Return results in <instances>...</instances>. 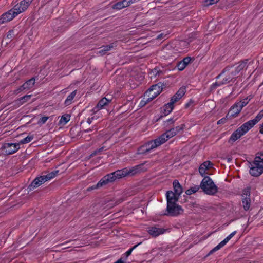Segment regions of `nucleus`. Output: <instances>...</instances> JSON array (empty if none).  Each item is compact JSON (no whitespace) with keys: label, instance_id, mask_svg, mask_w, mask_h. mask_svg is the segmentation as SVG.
Wrapping results in <instances>:
<instances>
[{"label":"nucleus","instance_id":"nucleus-23","mask_svg":"<svg viewBox=\"0 0 263 263\" xmlns=\"http://www.w3.org/2000/svg\"><path fill=\"white\" fill-rule=\"evenodd\" d=\"M263 117V109L261 110L256 116V117L253 119L249 120L246 122H245L247 125L250 127V128H252L256 123H257Z\"/></svg>","mask_w":263,"mask_h":263},{"label":"nucleus","instance_id":"nucleus-14","mask_svg":"<svg viewBox=\"0 0 263 263\" xmlns=\"http://www.w3.org/2000/svg\"><path fill=\"white\" fill-rule=\"evenodd\" d=\"M166 230L159 227H152L148 228L147 232L153 237H157L164 234Z\"/></svg>","mask_w":263,"mask_h":263},{"label":"nucleus","instance_id":"nucleus-18","mask_svg":"<svg viewBox=\"0 0 263 263\" xmlns=\"http://www.w3.org/2000/svg\"><path fill=\"white\" fill-rule=\"evenodd\" d=\"M144 163H142L139 165H137L134 167H133L130 168H127V176L128 175H134L138 173H139L141 171H144L146 170V168H144L143 165Z\"/></svg>","mask_w":263,"mask_h":263},{"label":"nucleus","instance_id":"nucleus-28","mask_svg":"<svg viewBox=\"0 0 263 263\" xmlns=\"http://www.w3.org/2000/svg\"><path fill=\"white\" fill-rule=\"evenodd\" d=\"M35 83V80L34 78H31L28 81H26L22 86H21L17 90L18 91H21L25 89H30L32 88Z\"/></svg>","mask_w":263,"mask_h":263},{"label":"nucleus","instance_id":"nucleus-31","mask_svg":"<svg viewBox=\"0 0 263 263\" xmlns=\"http://www.w3.org/2000/svg\"><path fill=\"white\" fill-rule=\"evenodd\" d=\"M174 193L176 196H180L183 192L182 188L177 180H175L173 183Z\"/></svg>","mask_w":263,"mask_h":263},{"label":"nucleus","instance_id":"nucleus-5","mask_svg":"<svg viewBox=\"0 0 263 263\" xmlns=\"http://www.w3.org/2000/svg\"><path fill=\"white\" fill-rule=\"evenodd\" d=\"M224 73H226L227 75L223 80L221 81L216 82L214 84V85L219 86L221 85L226 84L232 81L236 76L235 73H234V69H231L230 67H226L222 70L221 73L217 77V79L220 78Z\"/></svg>","mask_w":263,"mask_h":263},{"label":"nucleus","instance_id":"nucleus-41","mask_svg":"<svg viewBox=\"0 0 263 263\" xmlns=\"http://www.w3.org/2000/svg\"><path fill=\"white\" fill-rule=\"evenodd\" d=\"M185 128V124H181L175 128H173V129L175 130L176 134H177L178 133L181 132Z\"/></svg>","mask_w":263,"mask_h":263},{"label":"nucleus","instance_id":"nucleus-12","mask_svg":"<svg viewBox=\"0 0 263 263\" xmlns=\"http://www.w3.org/2000/svg\"><path fill=\"white\" fill-rule=\"evenodd\" d=\"M236 231H234L229 235L223 240L221 241L218 245L215 247L209 253L208 255L212 254L213 252H216L224 246L235 235Z\"/></svg>","mask_w":263,"mask_h":263},{"label":"nucleus","instance_id":"nucleus-19","mask_svg":"<svg viewBox=\"0 0 263 263\" xmlns=\"http://www.w3.org/2000/svg\"><path fill=\"white\" fill-rule=\"evenodd\" d=\"M176 135V134L175 130L173 128H171L167 130L165 133H164L162 135H161L159 137V138L163 142V143H164L169 139L175 136Z\"/></svg>","mask_w":263,"mask_h":263},{"label":"nucleus","instance_id":"nucleus-29","mask_svg":"<svg viewBox=\"0 0 263 263\" xmlns=\"http://www.w3.org/2000/svg\"><path fill=\"white\" fill-rule=\"evenodd\" d=\"M191 60V58L186 57L184 58L182 60L180 61L177 65V67L179 71L183 70L187 65L190 63Z\"/></svg>","mask_w":263,"mask_h":263},{"label":"nucleus","instance_id":"nucleus-7","mask_svg":"<svg viewBox=\"0 0 263 263\" xmlns=\"http://www.w3.org/2000/svg\"><path fill=\"white\" fill-rule=\"evenodd\" d=\"M263 173V165L259 162H256V159L250 164V173L253 176H259Z\"/></svg>","mask_w":263,"mask_h":263},{"label":"nucleus","instance_id":"nucleus-26","mask_svg":"<svg viewBox=\"0 0 263 263\" xmlns=\"http://www.w3.org/2000/svg\"><path fill=\"white\" fill-rule=\"evenodd\" d=\"M242 108L240 107L237 103H236L231 107L228 115L232 117H236L241 111Z\"/></svg>","mask_w":263,"mask_h":263},{"label":"nucleus","instance_id":"nucleus-13","mask_svg":"<svg viewBox=\"0 0 263 263\" xmlns=\"http://www.w3.org/2000/svg\"><path fill=\"white\" fill-rule=\"evenodd\" d=\"M29 5L25 1H22L20 3L15 5L12 9L16 15L25 11Z\"/></svg>","mask_w":263,"mask_h":263},{"label":"nucleus","instance_id":"nucleus-24","mask_svg":"<svg viewBox=\"0 0 263 263\" xmlns=\"http://www.w3.org/2000/svg\"><path fill=\"white\" fill-rule=\"evenodd\" d=\"M263 117V109L261 110L256 116V117L253 119L249 120L246 122H245L247 125L250 127V128H252L256 123H257Z\"/></svg>","mask_w":263,"mask_h":263},{"label":"nucleus","instance_id":"nucleus-52","mask_svg":"<svg viewBox=\"0 0 263 263\" xmlns=\"http://www.w3.org/2000/svg\"><path fill=\"white\" fill-rule=\"evenodd\" d=\"M222 120V119H221L220 120H219L218 122H217V124H220L221 123V121Z\"/></svg>","mask_w":263,"mask_h":263},{"label":"nucleus","instance_id":"nucleus-40","mask_svg":"<svg viewBox=\"0 0 263 263\" xmlns=\"http://www.w3.org/2000/svg\"><path fill=\"white\" fill-rule=\"evenodd\" d=\"M199 189V187L198 186L191 187L190 189H189L186 191L185 193L187 195H191V194L197 192L198 191Z\"/></svg>","mask_w":263,"mask_h":263},{"label":"nucleus","instance_id":"nucleus-45","mask_svg":"<svg viewBox=\"0 0 263 263\" xmlns=\"http://www.w3.org/2000/svg\"><path fill=\"white\" fill-rule=\"evenodd\" d=\"M174 121H175L173 119H169L165 121V123L168 125L172 124L174 122Z\"/></svg>","mask_w":263,"mask_h":263},{"label":"nucleus","instance_id":"nucleus-37","mask_svg":"<svg viewBox=\"0 0 263 263\" xmlns=\"http://www.w3.org/2000/svg\"><path fill=\"white\" fill-rule=\"evenodd\" d=\"M31 95L24 96L20 98L17 100V103L19 105H22L25 102H26L27 101H28L31 98Z\"/></svg>","mask_w":263,"mask_h":263},{"label":"nucleus","instance_id":"nucleus-15","mask_svg":"<svg viewBox=\"0 0 263 263\" xmlns=\"http://www.w3.org/2000/svg\"><path fill=\"white\" fill-rule=\"evenodd\" d=\"M110 102V100L106 98L101 99L97 105L91 110L92 114H96L100 110L102 109L104 106L107 105Z\"/></svg>","mask_w":263,"mask_h":263},{"label":"nucleus","instance_id":"nucleus-38","mask_svg":"<svg viewBox=\"0 0 263 263\" xmlns=\"http://www.w3.org/2000/svg\"><path fill=\"white\" fill-rule=\"evenodd\" d=\"M251 98L249 97H247L246 98L242 99L240 101L237 102L238 105L240 106V107L242 109V108L245 106L249 102Z\"/></svg>","mask_w":263,"mask_h":263},{"label":"nucleus","instance_id":"nucleus-48","mask_svg":"<svg viewBox=\"0 0 263 263\" xmlns=\"http://www.w3.org/2000/svg\"><path fill=\"white\" fill-rule=\"evenodd\" d=\"M91 118H93V120H97L99 118V116L98 115H94L93 116L91 117Z\"/></svg>","mask_w":263,"mask_h":263},{"label":"nucleus","instance_id":"nucleus-8","mask_svg":"<svg viewBox=\"0 0 263 263\" xmlns=\"http://www.w3.org/2000/svg\"><path fill=\"white\" fill-rule=\"evenodd\" d=\"M4 154L6 155H11L16 152L20 148L18 143H4L2 147Z\"/></svg>","mask_w":263,"mask_h":263},{"label":"nucleus","instance_id":"nucleus-46","mask_svg":"<svg viewBox=\"0 0 263 263\" xmlns=\"http://www.w3.org/2000/svg\"><path fill=\"white\" fill-rule=\"evenodd\" d=\"M92 121H93V118H91V117L90 118H88V119H87V122L89 124H90L92 123Z\"/></svg>","mask_w":263,"mask_h":263},{"label":"nucleus","instance_id":"nucleus-16","mask_svg":"<svg viewBox=\"0 0 263 263\" xmlns=\"http://www.w3.org/2000/svg\"><path fill=\"white\" fill-rule=\"evenodd\" d=\"M16 14L14 13L13 10L11 9L8 12L3 14L0 17V23H4L12 20L13 18L16 16Z\"/></svg>","mask_w":263,"mask_h":263},{"label":"nucleus","instance_id":"nucleus-9","mask_svg":"<svg viewBox=\"0 0 263 263\" xmlns=\"http://www.w3.org/2000/svg\"><path fill=\"white\" fill-rule=\"evenodd\" d=\"M250 189L246 188L245 189L242 193V202L243 209L245 211H247L249 209L251 204L250 200Z\"/></svg>","mask_w":263,"mask_h":263},{"label":"nucleus","instance_id":"nucleus-49","mask_svg":"<svg viewBox=\"0 0 263 263\" xmlns=\"http://www.w3.org/2000/svg\"><path fill=\"white\" fill-rule=\"evenodd\" d=\"M25 2H27V4L29 5V4L32 2L33 0H24Z\"/></svg>","mask_w":263,"mask_h":263},{"label":"nucleus","instance_id":"nucleus-47","mask_svg":"<svg viewBox=\"0 0 263 263\" xmlns=\"http://www.w3.org/2000/svg\"><path fill=\"white\" fill-rule=\"evenodd\" d=\"M259 132L263 134V123L260 125Z\"/></svg>","mask_w":263,"mask_h":263},{"label":"nucleus","instance_id":"nucleus-43","mask_svg":"<svg viewBox=\"0 0 263 263\" xmlns=\"http://www.w3.org/2000/svg\"><path fill=\"white\" fill-rule=\"evenodd\" d=\"M219 0H205L204 5L209 6L217 3Z\"/></svg>","mask_w":263,"mask_h":263},{"label":"nucleus","instance_id":"nucleus-30","mask_svg":"<svg viewBox=\"0 0 263 263\" xmlns=\"http://www.w3.org/2000/svg\"><path fill=\"white\" fill-rule=\"evenodd\" d=\"M211 163L209 161L204 162L199 168V172L202 176L206 174V171L210 168Z\"/></svg>","mask_w":263,"mask_h":263},{"label":"nucleus","instance_id":"nucleus-39","mask_svg":"<svg viewBox=\"0 0 263 263\" xmlns=\"http://www.w3.org/2000/svg\"><path fill=\"white\" fill-rule=\"evenodd\" d=\"M33 139V135H28L27 137H26V138L22 139L21 140H20V142H19V144H26V143H28L29 142H30L31 140H32Z\"/></svg>","mask_w":263,"mask_h":263},{"label":"nucleus","instance_id":"nucleus-34","mask_svg":"<svg viewBox=\"0 0 263 263\" xmlns=\"http://www.w3.org/2000/svg\"><path fill=\"white\" fill-rule=\"evenodd\" d=\"M77 94V90L72 91L67 98L65 101V104L67 106L69 105L72 103V100Z\"/></svg>","mask_w":263,"mask_h":263},{"label":"nucleus","instance_id":"nucleus-35","mask_svg":"<svg viewBox=\"0 0 263 263\" xmlns=\"http://www.w3.org/2000/svg\"><path fill=\"white\" fill-rule=\"evenodd\" d=\"M59 173V171H54L51 173H49V174L42 176L43 177V179H44L45 181H47L48 180H50L55 177L57 174Z\"/></svg>","mask_w":263,"mask_h":263},{"label":"nucleus","instance_id":"nucleus-11","mask_svg":"<svg viewBox=\"0 0 263 263\" xmlns=\"http://www.w3.org/2000/svg\"><path fill=\"white\" fill-rule=\"evenodd\" d=\"M186 87L182 86L179 88L177 92L171 98L170 102H169L172 105L177 101H178L185 93Z\"/></svg>","mask_w":263,"mask_h":263},{"label":"nucleus","instance_id":"nucleus-50","mask_svg":"<svg viewBox=\"0 0 263 263\" xmlns=\"http://www.w3.org/2000/svg\"><path fill=\"white\" fill-rule=\"evenodd\" d=\"M163 36V34H160V35H159L158 36V39H162Z\"/></svg>","mask_w":263,"mask_h":263},{"label":"nucleus","instance_id":"nucleus-22","mask_svg":"<svg viewBox=\"0 0 263 263\" xmlns=\"http://www.w3.org/2000/svg\"><path fill=\"white\" fill-rule=\"evenodd\" d=\"M263 117V109L261 110L256 116V117L253 119L249 120L246 122H245L247 125L250 127V128H252L256 123H257Z\"/></svg>","mask_w":263,"mask_h":263},{"label":"nucleus","instance_id":"nucleus-36","mask_svg":"<svg viewBox=\"0 0 263 263\" xmlns=\"http://www.w3.org/2000/svg\"><path fill=\"white\" fill-rule=\"evenodd\" d=\"M70 119V116L69 115H68V114H65V115H63L60 121H59V123L60 124H62V125H65L66 123H67L69 120Z\"/></svg>","mask_w":263,"mask_h":263},{"label":"nucleus","instance_id":"nucleus-32","mask_svg":"<svg viewBox=\"0 0 263 263\" xmlns=\"http://www.w3.org/2000/svg\"><path fill=\"white\" fill-rule=\"evenodd\" d=\"M174 108V105L168 103L162 108V111L164 116H166L171 112Z\"/></svg>","mask_w":263,"mask_h":263},{"label":"nucleus","instance_id":"nucleus-21","mask_svg":"<svg viewBox=\"0 0 263 263\" xmlns=\"http://www.w3.org/2000/svg\"><path fill=\"white\" fill-rule=\"evenodd\" d=\"M166 198H167V205L176 203L178 200V196H176V194L172 191H167L166 193Z\"/></svg>","mask_w":263,"mask_h":263},{"label":"nucleus","instance_id":"nucleus-1","mask_svg":"<svg viewBox=\"0 0 263 263\" xmlns=\"http://www.w3.org/2000/svg\"><path fill=\"white\" fill-rule=\"evenodd\" d=\"M127 173V168L117 170L113 173L106 175L102 179H101L96 185L89 188L88 190H90L99 188L103 185L107 184L109 182H114L118 179H120L126 176Z\"/></svg>","mask_w":263,"mask_h":263},{"label":"nucleus","instance_id":"nucleus-27","mask_svg":"<svg viewBox=\"0 0 263 263\" xmlns=\"http://www.w3.org/2000/svg\"><path fill=\"white\" fill-rule=\"evenodd\" d=\"M247 60L246 61H242L239 63L238 65L236 67H230L231 69H234V73L236 76L238 73H239L242 70L247 69Z\"/></svg>","mask_w":263,"mask_h":263},{"label":"nucleus","instance_id":"nucleus-42","mask_svg":"<svg viewBox=\"0 0 263 263\" xmlns=\"http://www.w3.org/2000/svg\"><path fill=\"white\" fill-rule=\"evenodd\" d=\"M140 244H141V242H140V243H138L137 245H136L134 246L132 248H130L129 250H128L127 251H126V253H125V254H126V257H127L128 256H129L131 254V253H132V251H133L135 249H136V248H137V247L138 245H139Z\"/></svg>","mask_w":263,"mask_h":263},{"label":"nucleus","instance_id":"nucleus-3","mask_svg":"<svg viewBox=\"0 0 263 263\" xmlns=\"http://www.w3.org/2000/svg\"><path fill=\"white\" fill-rule=\"evenodd\" d=\"M162 144L163 143L159 137L154 140L150 141L141 146L138 149V152L140 154L148 153L156 149Z\"/></svg>","mask_w":263,"mask_h":263},{"label":"nucleus","instance_id":"nucleus-10","mask_svg":"<svg viewBox=\"0 0 263 263\" xmlns=\"http://www.w3.org/2000/svg\"><path fill=\"white\" fill-rule=\"evenodd\" d=\"M167 211L168 215L172 216H178L182 214L183 212V210L182 208L180 205L176 204V203L167 205Z\"/></svg>","mask_w":263,"mask_h":263},{"label":"nucleus","instance_id":"nucleus-20","mask_svg":"<svg viewBox=\"0 0 263 263\" xmlns=\"http://www.w3.org/2000/svg\"><path fill=\"white\" fill-rule=\"evenodd\" d=\"M45 181L43 179V177L42 176L36 178L31 183L30 185L28 186V189L29 191H32L34 189L39 187L40 185L45 183Z\"/></svg>","mask_w":263,"mask_h":263},{"label":"nucleus","instance_id":"nucleus-4","mask_svg":"<svg viewBox=\"0 0 263 263\" xmlns=\"http://www.w3.org/2000/svg\"><path fill=\"white\" fill-rule=\"evenodd\" d=\"M163 85L161 83L153 85L147 90L144 96L146 102H150L158 96L162 91Z\"/></svg>","mask_w":263,"mask_h":263},{"label":"nucleus","instance_id":"nucleus-44","mask_svg":"<svg viewBox=\"0 0 263 263\" xmlns=\"http://www.w3.org/2000/svg\"><path fill=\"white\" fill-rule=\"evenodd\" d=\"M48 119V117H43L38 121V124L40 125L46 123Z\"/></svg>","mask_w":263,"mask_h":263},{"label":"nucleus","instance_id":"nucleus-33","mask_svg":"<svg viewBox=\"0 0 263 263\" xmlns=\"http://www.w3.org/2000/svg\"><path fill=\"white\" fill-rule=\"evenodd\" d=\"M114 47V44H111L109 45H107V46H103L101 47V49L98 51V52H97V54H99L100 55H104L106 53V52L108 51H109L111 49H112Z\"/></svg>","mask_w":263,"mask_h":263},{"label":"nucleus","instance_id":"nucleus-6","mask_svg":"<svg viewBox=\"0 0 263 263\" xmlns=\"http://www.w3.org/2000/svg\"><path fill=\"white\" fill-rule=\"evenodd\" d=\"M250 129V127L246 123H243L240 127L234 131L230 136L229 142H234L239 139Z\"/></svg>","mask_w":263,"mask_h":263},{"label":"nucleus","instance_id":"nucleus-17","mask_svg":"<svg viewBox=\"0 0 263 263\" xmlns=\"http://www.w3.org/2000/svg\"><path fill=\"white\" fill-rule=\"evenodd\" d=\"M135 0H123L119 2L112 6L114 9L120 10L129 6L131 4L134 3Z\"/></svg>","mask_w":263,"mask_h":263},{"label":"nucleus","instance_id":"nucleus-51","mask_svg":"<svg viewBox=\"0 0 263 263\" xmlns=\"http://www.w3.org/2000/svg\"><path fill=\"white\" fill-rule=\"evenodd\" d=\"M93 129H91V128H89V129H88L87 130H85L86 132H89L90 131H92Z\"/></svg>","mask_w":263,"mask_h":263},{"label":"nucleus","instance_id":"nucleus-25","mask_svg":"<svg viewBox=\"0 0 263 263\" xmlns=\"http://www.w3.org/2000/svg\"><path fill=\"white\" fill-rule=\"evenodd\" d=\"M263 117V109L261 110L256 116V117L253 119L249 120L246 122H245L247 125L250 127V128H252L256 123H257Z\"/></svg>","mask_w":263,"mask_h":263},{"label":"nucleus","instance_id":"nucleus-2","mask_svg":"<svg viewBox=\"0 0 263 263\" xmlns=\"http://www.w3.org/2000/svg\"><path fill=\"white\" fill-rule=\"evenodd\" d=\"M201 189L207 195H214L218 191V187L212 180L208 176L202 179L200 185Z\"/></svg>","mask_w":263,"mask_h":263}]
</instances>
